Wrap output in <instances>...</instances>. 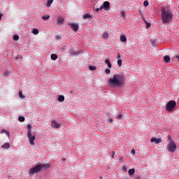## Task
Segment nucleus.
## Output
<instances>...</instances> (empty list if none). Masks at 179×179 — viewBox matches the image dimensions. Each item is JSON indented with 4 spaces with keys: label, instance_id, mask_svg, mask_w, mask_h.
Here are the masks:
<instances>
[{
    "label": "nucleus",
    "instance_id": "f257e3e1",
    "mask_svg": "<svg viewBox=\"0 0 179 179\" xmlns=\"http://www.w3.org/2000/svg\"><path fill=\"white\" fill-rule=\"evenodd\" d=\"M124 76L115 74L110 76V79L108 80V85L112 87H120L124 84Z\"/></svg>",
    "mask_w": 179,
    "mask_h": 179
},
{
    "label": "nucleus",
    "instance_id": "f03ea898",
    "mask_svg": "<svg viewBox=\"0 0 179 179\" xmlns=\"http://www.w3.org/2000/svg\"><path fill=\"white\" fill-rule=\"evenodd\" d=\"M173 16V13L169 7L166 6H163L162 8V20L163 24H167L171 22Z\"/></svg>",
    "mask_w": 179,
    "mask_h": 179
},
{
    "label": "nucleus",
    "instance_id": "7ed1b4c3",
    "mask_svg": "<svg viewBox=\"0 0 179 179\" xmlns=\"http://www.w3.org/2000/svg\"><path fill=\"white\" fill-rule=\"evenodd\" d=\"M50 164H38L36 166L31 168L29 172V176H33L34 173H37L41 170L47 169L50 168Z\"/></svg>",
    "mask_w": 179,
    "mask_h": 179
},
{
    "label": "nucleus",
    "instance_id": "20e7f679",
    "mask_svg": "<svg viewBox=\"0 0 179 179\" xmlns=\"http://www.w3.org/2000/svg\"><path fill=\"white\" fill-rule=\"evenodd\" d=\"M167 150L169 152L173 153L177 150V145L174 141L171 140L167 145Z\"/></svg>",
    "mask_w": 179,
    "mask_h": 179
},
{
    "label": "nucleus",
    "instance_id": "39448f33",
    "mask_svg": "<svg viewBox=\"0 0 179 179\" xmlns=\"http://www.w3.org/2000/svg\"><path fill=\"white\" fill-rule=\"evenodd\" d=\"M176 106V102L175 101H170L166 104V109L167 111L171 112L172 110H173Z\"/></svg>",
    "mask_w": 179,
    "mask_h": 179
},
{
    "label": "nucleus",
    "instance_id": "423d86ee",
    "mask_svg": "<svg viewBox=\"0 0 179 179\" xmlns=\"http://www.w3.org/2000/svg\"><path fill=\"white\" fill-rule=\"evenodd\" d=\"M27 137L28 138L30 145L34 146L35 145L34 140H35V135H31V133H27Z\"/></svg>",
    "mask_w": 179,
    "mask_h": 179
},
{
    "label": "nucleus",
    "instance_id": "0eeeda50",
    "mask_svg": "<svg viewBox=\"0 0 179 179\" xmlns=\"http://www.w3.org/2000/svg\"><path fill=\"white\" fill-rule=\"evenodd\" d=\"M69 27H71V29L76 32H77L79 29L78 24H76L74 22H73L72 24H70Z\"/></svg>",
    "mask_w": 179,
    "mask_h": 179
},
{
    "label": "nucleus",
    "instance_id": "6e6552de",
    "mask_svg": "<svg viewBox=\"0 0 179 179\" xmlns=\"http://www.w3.org/2000/svg\"><path fill=\"white\" fill-rule=\"evenodd\" d=\"M61 126H62L61 124L57 123V121H55V120H52V124H51V127H52V128L59 129V127H60Z\"/></svg>",
    "mask_w": 179,
    "mask_h": 179
},
{
    "label": "nucleus",
    "instance_id": "1a4fd4ad",
    "mask_svg": "<svg viewBox=\"0 0 179 179\" xmlns=\"http://www.w3.org/2000/svg\"><path fill=\"white\" fill-rule=\"evenodd\" d=\"M103 8L104 9V10L108 11L110 10V3L109 1H105L103 3Z\"/></svg>",
    "mask_w": 179,
    "mask_h": 179
},
{
    "label": "nucleus",
    "instance_id": "9d476101",
    "mask_svg": "<svg viewBox=\"0 0 179 179\" xmlns=\"http://www.w3.org/2000/svg\"><path fill=\"white\" fill-rule=\"evenodd\" d=\"M151 143H155V144H159L162 142L161 138H152L150 140Z\"/></svg>",
    "mask_w": 179,
    "mask_h": 179
},
{
    "label": "nucleus",
    "instance_id": "9b49d317",
    "mask_svg": "<svg viewBox=\"0 0 179 179\" xmlns=\"http://www.w3.org/2000/svg\"><path fill=\"white\" fill-rule=\"evenodd\" d=\"M122 60L121 59V56L120 54H117V66H122Z\"/></svg>",
    "mask_w": 179,
    "mask_h": 179
},
{
    "label": "nucleus",
    "instance_id": "f8f14e48",
    "mask_svg": "<svg viewBox=\"0 0 179 179\" xmlns=\"http://www.w3.org/2000/svg\"><path fill=\"white\" fill-rule=\"evenodd\" d=\"M10 148V144H9V143H4V144L1 145V148L5 150H8Z\"/></svg>",
    "mask_w": 179,
    "mask_h": 179
},
{
    "label": "nucleus",
    "instance_id": "ddd939ff",
    "mask_svg": "<svg viewBox=\"0 0 179 179\" xmlns=\"http://www.w3.org/2000/svg\"><path fill=\"white\" fill-rule=\"evenodd\" d=\"M135 172H136L135 169H129L128 173H129V177H131V176H134Z\"/></svg>",
    "mask_w": 179,
    "mask_h": 179
},
{
    "label": "nucleus",
    "instance_id": "4468645a",
    "mask_svg": "<svg viewBox=\"0 0 179 179\" xmlns=\"http://www.w3.org/2000/svg\"><path fill=\"white\" fill-rule=\"evenodd\" d=\"M170 60H171V57L169 56V55H166L164 57V61L169 64L170 62Z\"/></svg>",
    "mask_w": 179,
    "mask_h": 179
},
{
    "label": "nucleus",
    "instance_id": "2eb2a0df",
    "mask_svg": "<svg viewBox=\"0 0 179 179\" xmlns=\"http://www.w3.org/2000/svg\"><path fill=\"white\" fill-rule=\"evenodd\" d=\"M83 19H92V15L90 14H87L85 13L83 16Z\"/></svg>",
    "mask_w": 179,
    "mask_h": 179
},
{
    "label": "nucleus",
    "instance_id": "dca6fc26",
    "mask_svg": "<svg viewBox=\"0 0 179 179\" xmlns=\"http://www.w3.org/2000/svg\"><path fill=\"white\" fill-rule=\"evenodd\" d=\"M105 62L106 64H108V66L109 69L112 68V64L110 63V61L108 59H106Z\"/></svg>",
    "mask_w": 179,
    "mask_h": 179
},
{
    "label": "nucleus",
    "instance_id": "f3484780",
    "mask_svg": "<svg viewBox=\"0 0 179 179\" xmlns=\"http://www.w3.org/2000/svg\"><path fill=\"white\" fill-rule=\"evenodd\" d=\"M120 41L123 43L127 42V37L124 35L120 36Z\"/></svg>",
    "mask_w": 179,
    "mask_h": 179
},
{
    "label": "nucleus",
    "instance_id": "a211bd4d",
    "mask_svg": "<svg viewBox=\"0 0 179 179\" xmlns=\"http://www.w3.org/2000/svg\"><path fill=\"white\" fill-rule=\"evenodd\" d=\"M57 100L60 102H62L65 100V97L63 95L59 96V98H57Z\"/></svg>",
    "mask_w": 179,
    "mask_h": 179
},
{
    "label": "nucleus",
    "instance_id": "6ab92c4d",
    "mask_svg": "<svg viewBox=\"0 0 179 179\" xmlns=\"http://www.w3.org/2000/svg\"><path fill=\"white\" fill-rule=\"evenodd\" d=\"M18 121L20 122H25V117L24 116H20L18 117Z\"/></svg>",
    "mask_w": 179,
    "mask_h": 179
},
{
    "label": "nucleus",
    "instance_id": "aec40b11",
    "mask_svg": "<svg viewBox=\"0 0 179 179\" xmlns=\"http://www.w3.org/2000/svg\"><path fill=\"white\" fill-rule=\"evenodd\" d=\"M57 58H58V57H57V55L56 54H52L51 55V59L53 61H56L57 59Z\"/></svg>",
    "mask_w": 179,
    "mask_h": 179
},
{
    "label": "nucleus",
    "instance_id": "412c9836",
    "mask_svg": "<svg viewBox=\"0 0 179 179\" xmlns=\"http://www.w3.org/2000/svg\"><path fill=\"white\" fill-rule=\"evenodd\" d=\"M52 3H53V0H48L47 7L50 8V6L52 4Z\"/></svg>",
    "mask_w": 179,
    "mask_h": 179
},
{
    "label": "nucleus",
    "instance_id": "4be33fe9",
    "mask_svg": "<svg viewBox=\"0 0 179 179\" xmlns=\"http://www.w3.org/2000/svg\"><path fill=\"white\" fill-rule=\"evenodd\" d=\"M63 22H64V18L59 17V20H57V24H62Z\"/></svg>",
    "mask_w": 179,
    "mask_h": 179
},
{
    "label": "nucleus",
    "instance_id": "5701e85b",
    "mask_svg": "<svg viewBox=\"0 0 179 179\" xmlns=\"http://www.w3.org/2000/svg\"><path fill=\"white\" fill-rule=\"evenodd\" d=\"M109 37V34L108 32H105L103 34V38H105V39H108Z\"/></svg>",
    "mask_w": 179,
    "mask_h": 179
},
{
    "label": "nucleus",
    "instance_id": "b1692460",
    "mask_svg": "<svg viewBox=\"0 0 179 179\" xmlns=\"http://www.w3.org/2000/svg\"><path fill=\"white\" fill-rule=\"evenodd\" d=\"M1 132L6 134L8 136V137H10V133L8 131H6L5 129H1Z\"/></svg>",
    "mask_w": 179,
    "mask_h": 179
},
{
    "label": "nucleus",
    "instance_id": "393cba45",
    "mask_svg": "<svg viewBox=\"0 0 179 179\" xmlns=\"http://www.w3.org/2000/svg\"><path fill=\"white\" fill-rule=\"evenodd\" d=\"M49 18H50V15H45L42 16V19L43 20H48Z\"/></svg>",
    "mask_w": 179,
    "mask_h": 179
},
{
    "label": "nucleus",
    "instance_id": "a878e982",
    "mask_svg": "<svg viewBox=\"0 0 179 179\" xmlns=\"http://www.w3.org/2000/svg\"><path fill=\"white\" fill-rule=\"evenodd\" d=\"M27 129H28L27 134L31 133V124L27 125Z\"/></svg>",
    "mask_w": 179,
    "mask_h": 179
},
{
    "label": "nucleus",
    "instance_id": "bb28decb",
    "mask_svg": "<svg viewBox=\"0 0 179 179\" xmlns=\"http://www.w3.org/2000/svg\"><path fill=\"white\" fill-rule=\"evenodd\" d=\"M34 35H37L38 34V30L37 29H34L32 31Z\"/></svg>",
    "mask_w": 179,
    "mask_h": 179
},
{
    "label": "nucleus",
    "instance_id": "cd10ccee",
    "mask_svg": "<svg viewBox=\"0 0 179 179\" xmlns=\"http://www.w3.org/2000/svg\"><path fill=\"white\" fill-rule=\"evenodd\" d=\"M19 96L21 99H25L26 96L23 95L22 92H19Z\"/></svg>",
    "mask_w": 179,
    "mask_h": 179
},
{
    "label": "nucleus",
    "instance_id": "c85d7f7f",
    "mask_svg": "<svg viewBox=\"0 0 179 179\" xmlns=\"http://www.w3.org/2000/svg\"><path fill=\"white\" fill-rule=\"evenodd\" d=\"M89 69H90V71H95V70L96 69V67L94 66H89Z\"/></svg>",
    "mask_w": 179,
    "mask_h": 179
},
{
    "label": "nucleus",
    "instance_id": "c756f323",
    "mask_svg": "<svg viewBox=\"0 0 179 179\" xmlns=\"http://www.w3.org/2000/svg\"><path fill=\"white\" fill-rule=\"evenodd\" d=\"M71 55H78L79 54V52H76L75 50H72L71 52Z\"/></svg>",
    "mask_w": 179,
    "mask_h": 179
},
{
    "label": "nucleus",
    "instance_id": "7c9ffc66",
    "mask_svg": "<svg viewBox=\"0 0 179 179\" xmlns=\"http://www.w3.org/2000/svg\"><path fill=\"white\" fill-rule=\"evenodd\" d=\"M102 9H103V6H100L99 8H95V11H96V13H98L99 11L102 10Z\"/></svg>",
    "mask_w": 179,
    "mask_h": 179
},
{
    "label": "nucleus",
    "instance_id": "2f4dec72",
    "mask_svg": "<svg viewBox=\"0 0 179 179\" xmlns=\"http://www.w3.org/2000/svg\"><path fill=\"white\" fill-rule=\"evenodd\" d=\"M19 39H20V37H19L18 35H15V36H13V40H14V41H18Z\"/></svg>",
    "mask_w": 179,
    "mask_h": 179
},
{
    "label": "nucleus",
    "instance_id": "473e14b6",
    "mask_svg": "<svg viewBox=\"0 0 179 179\" xmlns=\"http://www.w3.org/2000/svg\"><path fill=\"white\" fill-rule=\"evenodd\" d=\"M143 6L145 7H148L149 6V1H144Z\"/></svg>",
    "mask_w": 179,
    "mask_h": 179
},
{
    "label": "nucleus",
    "instance_id": "72a5a7b5",
    "mask_svg": "<svg viewBox=\"0 0 179 179\" xmlns=\"http://www.w3.org/2000/svg\"><path fill=\"white\" fill-rule=\"evenodd\" d=\"M105 73L106 74L109 75L110 73V70L109 69H106Z\"/></svg>",
    "mask_w": 179,
    "mask_h": 179
},
{
    "label": "nucleus",
    "instance_id": "f704fd0d",
    "mask_svg": "<svg viewBox=\"0 0 179 179\" xmlns=\"http://www.w3.org/2000/svg\"><path fill=\"white\" fill-rule=\"evenodd\" d=\"M123 117V115L122 113L119 114V115H117V120H122Z\"/></svg>",
    "mask_w": 179,
    "mask_h": 179
},
{
    "label": "nucleus",
    "instance_id": "c9c22d12",
    "mask_svg": "<svg viewBox=\"0 0 179 179\" xmlns=\"http://www.w3.org/2000/svg\"><path fill=\"white\" fill-rule=\"evenodd\" d=\"M9 74H10V72H8V71H5V72H3V75H4L6 77H8Z\"/></svg>",
    "mask_w": 179,
    "mask_h": 179
},
{
    "label": "nucleus",
    "instance_id": "e433bc0d",
    "mask_svg": "<svg viewBox=\"0 0 179 179\" xmlns=\"http://www.w3.org/2000/svg\"><path fill=\"white\" fill-rule=\"evenodd\" d=\"M56 39H57V40L61 39V36H59V35L56 36Z\"/></svg>",
    "mask_w": 179,
    "mask_h": 179
},
{
    "label": "nucleus",
    "instance_id": "4c0bfd02",
    "mask_svg": "<svg viewBox=\"0 0 179 179\" xmlns=\"http://www.w3.org/2000/svg\"><path fill=\"white\" fill-rule=\"evenodd\" d=\"M131 153L132 155H134V154L136 153V151H135L134 150H131Z\"/></svg>",
    "mask_w": 179,
    "mask_h": 179
},
{
    "label": "nucleus",
    "instance_id": "58836bf2",
    "mask_svg": "<svg viewBox=\"0 0 179 179\" xmlns=\"http://www.w3.org/2000/svg\"><path fill=\"white\" fill-rule=\"evenodd\" d=\"M176 59L179 61V55H176Z\"/></svg>",
    "mask_w": 179,
    "mask_h": 179
},
{
    "label": "nucleus",
    "instance_id": "ea45409f",
    "mask_svg": "<svg viewBox=\"0 0 179 179\" xmlns=\"http://www.w3.org/2000/svg\"><path fill=\"white\" fill-rule=\"evenodd\" d=\"M168 139H169L170 141H172V138H171V136H169Z\"/></svg>",
    "mask_w": 179,
    "mask_h": 179
},
{
    "label": "nucleus",
    "instance_id": "a19ab883",
    "mask_svg": "<svg viewBox=\"0 0 179 179\" xmlns=\"http://www.w3.org/2000/svg\"><path fill=\"white\" fill-rule=\"evenodd\" d=\"M115 152H113V156H112V158H113V159L115 158Z\"/></svg>",
    "mask_w": 179,
    "mask_h": 179
},
{
    "label": "nucleus",
    "instance_id": "79ce46f5",
    "mask_svg": "<svg viewBox=\"0 0 179 179\" xmlns=\"http://www.w3.org/2000/svg\"><path fill=\"white\" fill-rule=\"evenodd\" d=\"M147 27H150V22H147Z\"/></svg>",
    "mask_w": 179,
    "mask_h": 179
},
{
    "label": "nucleus",
    "instance_id": "37998d69",
    "mask_svg": "<svg viewBox=\"0 0 179 179\" xmlns=\"http://www.w3.org/2000/svg\"><path fill=\"white\" fill-rule=\"evenodd\" d=\"M109 122L111 124V123H113V119H110L109 120Z\"/></svg>",
    "mask_w": 179,
    "mask_h": 179
},
{
    "label": "nucleus",
    "instance_id": "c03bdc74",
    "mask_svg": "<svg viewBox=\"0 0 179 179\" xmlns=\"http://www.w3.org/2000/svg\"><path fill=\"white\" fill-rule=\"evenodd\" d=\"M2 17H3V14L0 13V20H1Z\"/></svg>",
    "mask_w": 179,
    "mask_h": 179
},
{
    "label": "nucleus",
    "instance_id": "a18cd8bd",
    "mask_svg": "<svg viewBox=\"0 0 179 179\" xmlns=\"http://www.w3.org/2000/svg\"><path fill=\"white\" fill-rule=\"evenodd\" d=\"M122 17H125V15H124V13L123 12V13H122Z\"/></svg>",
    "mask_w": 179,
    "mask_h": 179
},
{
    "label": "nucleus",
    "instance_id": "49530a36",
    "mask_svg": "<svg viewBox=\"0 0 179 179\" xmlns=\"http://www.w3.org/2000/svg\"><path fill=\"white\" fill-rule=\"evenodd\" d=\"M62 160V161H66V159H64V158H63Z\"/></svg>",
    "mask_w": 179,
    "mask_h": 179
}]
</instances>
